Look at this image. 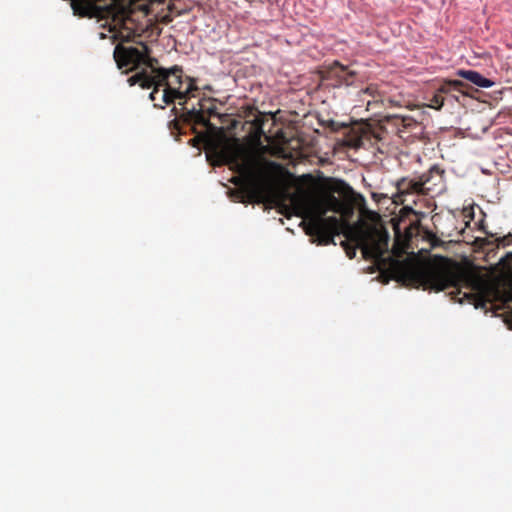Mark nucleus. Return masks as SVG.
<instances>
[{"label": "nucleus", "instance_id": "obj_1", "mask_svg": "<svg viewBox=\"0 0 512 512\" xmlns=\"http://www.w3.org/2000/svg\"><path fill=\"white\" fill-rule=\"evenodd\" d=\"M352 188L342 180H333L328 190L319 194L301 192L291 198V204L298 217L303 218L304 230L314 237L319 245L335 244L334 237L341 233L343 222L337 216L326 217L328 212L343 213L345 202L334 194L346 195Z\"/></svg>", "mask_w": 512, "mask_h": 512}, {"label": "nucleus", "instance_id": "obj_2", "mask_svg": "<svg viewBox=\"0 0 512 512\" xmlns=\"http://www.w3.org/2000/svg\"><path fill=\"white\" fill-rule=\"evenodd\" d=\"M419 278L425 288L437 292L453 288L452 299L459 303L466 301L475 308H485L494 293V288L482 276L462 269L445 257L423 269Z\"/></svg>", "mask_w": 512, "mask_h": 512}, {"label": "nucleus", "instance_id": "obj_3", "mask_svg": "<svg viewBox=\"0 0 512 512\" xmlns=\"http://www.w3.org/2000/svg\"><path fill=\"white\" fill-rule=\"evenodd\" d=\"M389 240L390 236L385 228L370 226L349 230L347 240L343 241L341 245L350 259L355 257L357 248H360L366 259L373 260L379 265H388L393 269L408 266L407 259L400 260L406 254L408 246L406 241L400 243L397 238L389 251Z\"/></svg>", "mask_w": 512, "mask_h": 512}, {"label": "nucleus", "instance_id": "obj_4", "mask_svg": "<svg viewBox=\"0 0 512 512\" xmlns=\"http://www.w3.org/2000/svg\"><path fill=\"white\" fill-rule=\"evenodd\" d=\"M130 86L138 84L143 89H152L149 94L151 101H156V95L163 87L161 104H156L160 109L173 104L178 100L179 105L186 106L188 101L196 97L199 91L196 79L184 74L182 67L175 65L171 68H160L156 75H150L146 70L139 71L128 78Z\"/></svg>", "mask_w": 512, "mask_h": 512}, {"label": "nucleus", "instance_id": "obj_5", "mask_svg": "<svg viewBox=\"0 0 512 512\" xmlns=\"http://www.w3.org/2000/svg\"><path fill=\"white\" fill-rule=\"evenodd\" d=\"M207 160L215 166L231 165L246 177L244 192L249 202L265 201L267 185L256 177L254 161L249 151L239 142L226 143L222 146L210 144L206 152Z\"/></svg>", "mask_w": 512, "mask_h": 512}, {"label": "nucleus", "instance_id": "obj_6", "mask_svg": "<svg viewBox=\"0 0 512 512\" xmlns=\"http://www.w3.org/2000/svg\"><path fill=\"white\" fill-rule=\"evenodd\" d=\"M151 53V48L145 43H140L139 47L118 44L114 49L113 57L119 68L129 67V71H132L144 65L145 68L141 71L146 70L148 74L156 75L161 67H156L158 60L151 57Z\"/></svg>", "mask_w": 512, "mask_h": 512}, {"label": "nucleus", "instance_id": "obj_7", "mask_svg": "<svg viewBox=\"0 0 512 512\" xmlns=\"http://www.w3.org/2000/svg\"><path fill=\"white\" fill-rule=\"evenodd\" d=\"M181 118L188 124L200 125L206 128H210V118L219 116L215 99L203 97L199 99L197 106L188 108L184 106Z\"/></svg>", "mask_w": 512, "mask_h": 512}, {"label": "nucleus", "instance_id": "obj_8", "mask_svg": "<svg viewBox=\"0 0 512 512\" xmlns=\"http://www.w3.org/2000/svg\"><path fill=\"white\" fill-rule=\"evenodd\" d=\"M354 73L348 71L347 68L341 65L339 62H334L326 71L323 72V80H334L335 83H331L333 86H340L342 84L350 85Z\"/></svg>", "mask_w": 512, "mask_h": 512}, {"label": "nucleus", "instance_id": "obj_9", "mask_svg": "<svg viewBox=\"0 0 512 512\" xmlns=\"http://www.w3.org/2000/svg\"><path fill=\"white\" fill-rule=\"evenodd\" d=\"M396 188L398 193L401 195H427L421 175L413 178L403 177L399 179L396 183Z\"/></svg>", "mask_w": 512, "mask_h": 512}, {"label": "nucleus", "instance_id": "obj_10", "mask_svg": "<svg viewBox=\"0 0 512 512\" xmlns=\"http://www.w3.org/2000/svg\"><path fill=\"white\" fill-rule=\"evenodd\" d=\"M443 176L444 170L440 169L437 165L432 166L428 171L421 174L427 195L430 192L435 191L438 187L441 188L443 184Z\"/></svg>", "mask_w": 512, "mask_h": 512}, {"label": "nucleus", "instance_id": "obj_11", "mask_svg": "<svg viewBox=\"0 0 512 512\" xmlns=\"http://www.w3.org/2000/svg\"><path fill=\"white\" fill-rule=\"evenodd\" d=\"M456 75L481 88H489L494 85L493 81L485 78L479 72L474 70L459 69L457 70Z\"/></svg>", "mask_w": 512, "mask_h": 512}, {"label": "nucleus", "instance_id": "obj_12", "mask_svg": "<svg viewBox=\"0 0 512 512\" xmlns=\"http://www.w3.org/2000/svg\"><path fill=\"white\" fill-rule=\"evenodd\" d=\"M468 85L461 80H448L445 79L442 81L441 85L436 90L440 95H449L452 92H458L461 94H465V88Z\"/></svg>", "mask_w": 512, "mask_h": 512}, {"label": "nucleus", "instance_id": "obj_13", "mask_svg": "<svg viewBox=\"0 0 512 512\" xmlns=\"http://www.w3.org/2000/svg\"><path fill=\"white\" fill-rule=\"evenodd\" d=\"M266 121V117L259 113L255 116V118L250 122V134L252 138L255 140H260V138L264 135L263 126Z\"/></svg>", "mask_w": 512, "mask_h": 512}, {"label": "nucleus", "instance_id": "obj_14", "mask_svg": "<svg viewBox=\"0 0 512 512\" xmlns=\"http://www.w3.org/2000/svg\"><path fill=\"white\" fill-rule=\"evenodd\" d=\"M387 120H394L395 125H401L404 128H411L417 125L416 120L410 116L389 115L387 116Z\"/></svg>", "mask_w": 512, "mask_h": 512}, {"label": "nucleus", "instance_id": "obj_15", "mask_svg": "<svg viewBox=\"0 0 512 512\" xmlns=\"http://www.w3.org/2000/svg\"><path fill=\"white\" fill-rule=\"evenodd\" d=\"M483 231L485 234H488L490 237L495 238L496 248L506 247L512 243V233H508L506 235L499 236L497 233H491L484 229H483Z\"/></svg>", "mask_w": 512, "mask_h": 512}, {"label": "nucleus", "instance_id": "obj_16", "mask_svg": "<svg viewBox=\"0 0 512 512\" xmlns=\"http://www.w3.org/2000/svg\"><path fill=\"white\" fill-rule=\"evenodd\" d=\"M475 244L479 248L487 251H492L494 248H496L495 238L490 237L488 234H486L485 238L477 237L475 239Z\"/></svg>", "mask_w": 512, "mask_h": 512}, {"label": "nucleus", "instance_id": "obj_17", "mask_svg": "<svg viewBox=\"0 0 512 512\" xmlns=\"http://www.w3.org/2000/svg\"><path fill=\"white\" fill-rule=\"evenodd\" d=\"M444 105V96L440 95V93L435 92L434 95L429 99L428 107L440 110Z\"/></svg>", "mask_w": 512, "mask_h": 512}, {"label": "nucleus", "instance_id": "obj_18", "mask_svg": "<svg viewBox=\"0 0 512 512\" xmlns=\"http://www.w3.org/2000/svg\"><path fill=\"white\" fill-rule=\"evenodd\" d=\"M362 144V138L359 136L348 137L344 140V145L350 148H359Z\"/></svg>", "mask_w": 512, "mask_h": 512}, {"label": "nucleus", "instance_id": "obj_19", "mask_svg": "<svg viewBox=\"0 0 512 512\" xmlns=\"http://www.w3.org/2000/svg\"><path fill=\"white\" fill-rule=\"evenodd\" d=\"M362 92L364 94L370 95L374 100H376V98L378 96V89H377V86H375V85H369Z\"/></svg>", "mask_w": 512, "mask_h": 512}, {"label": "nucleus", "instance_id": "obj_20", "mask_svg": "<svg viewBox=\"0 0 512 512\" xmlns=\"http://www.w3.org/2000/svg\"><path fill=\"white\" fill-rule=\"evenodd\" d=\"M429 236H430V242H431L432 247L438 246L440 243V240L434 234H429Z\"/></svg>", "mask_w": 512, "mask_h": 512}, {"label": "nucleus", "instance_id": "obj_21", "mask_svg": "<svg viewBox=\"0 0 512 512\" xmlns=\"http://www.w3.org/2000/svg\"><path fill=\"white\" fill-rule=\"evenodd\" d=\"M156 98H157V100L153 101V102H154V107L158 108L156 106V104H161V95H159V92L157 93Z\"/></svg>", "mask_w": 512, "mask_h": 512}, {"label": "nucleus", "instance_id": "obj_22", "mask_svg": "<svg viewBox=\"0 0 512 512\" xmlns=\"http://www.w3.org/2000/svg\"><path fill=\"white\" fill-rule=\"evenodd\" d=\"M280 138L283 144L290 145L291 140H287L283 135H281Z\"/></svg>", "mask_w": 512, "mask_h": 512}, {"label": "nucleus", "instance_id": "obj_23", "mask_svg": "<svg viewBox=\"0 0 512 512\" xmlns=\"http://www.w3.org/2000/svg\"><path fill=\"white\" fill-rule=\"evenodd\" d=\"M507 321L509 322V324L512 326V307L510 308V312L508 314V319Z\"/></svg>", "mask_w": 512, "mask_h": 512}, {"label": "nucleus", "instance_id": "obj_24", "mask_svg": "<svg viewBox=\"0 0 512 512\" xmlns=\"http://www.w3.org/2000/svg\"><path fill=\"white\" fill-rule=\"evenodd\" d=\"M507 257H509L510 259H512V253H508V254H507Z\"/></svg>", "mask_w": 512, "mask_h": 512}, {"label": "nucleus", "instance_id": "obj_25", "mask_svg": "<svg viewBox=\"0 0 512 512\" xmlns=\"http://www.w3.org/2000/svg\"><path fill=\"white\" fill-rule=\"evenodd\" d=\"M176 111H177V108L173 107L172 112L176 113Z\"/></svg>", "mask_w": 512, "mask_h": 512}, {"label": "nucleus", "instance_id": "obj_26", "mask_svg": "<svg viewBox=\"0 0 512 512\" xmlns=\"http://www.w3.org/2000/svg\"><path fill=\"white\" fill-rule=\"evenodd\" d=\"M100 37H101V38H105L106 36H105V34L101 33V34H100Z\"/></svg>", "mask_w": 512, "mask_h": 512}]
</instances>
